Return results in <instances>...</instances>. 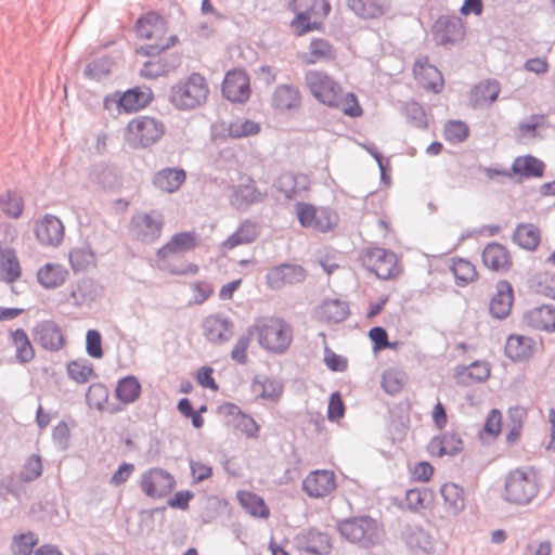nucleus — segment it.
I'll list each match as a JSON object with an SVG mask.
<instances>
[{
	"mask_svg": "<svg viewBox=\"0 0 555 555\" xmlns=\"http://www.w3.org/2000/svg\"><path fill=\"white\" fill-rule=\"evenodd\" d=\"M199 237L194 231H185L173 234L166 244L156 251L157 267L175 275H195L199 268L196 263L178 259L179 263L172 261V256L183 254L196 248Z\"/></svg>",
	"mask_w": 555,
	"mask_h": 555,
	"instance_id": "nucleus-1",
	"label": "nucleus"
},
{
	"mask_svg": "<svg viewBox=\"0 0 555 555\" xmlns=\"http://www.w3.org/2000/svg\"><path fill=\"white\" fill-rule=\"evenodd\" d=\"M337 530L348 542L362 548H371L380 544L385 535L383 525L366 515L338 521Z\"/></svg>",
	"mask_w": 555,
	"mask_h": 555,
	"instance_id": "nucleus-2",
	"label": "nucleus"
},
{
	"mask_svg": "<svg viewBox=\"0 0 555 555\" xmlns=\"http://www.w3.org/2000/svg\"><path fill=\"white\" fill-rule=\"evenodd\" d=\"M135 29L137 35L141 39L153 41L151 44L137 49V53L140 55H158L163 51L173 47L178 41L176 36H167V23L156 13H147L139 18Z\"/></svg>",
	"mask_w": 555,
	"mask_h": 555,
	"instance_id": "nucleus-3",
	"label": "nucleus"
},
{
	"mask_svg": "<svg viewBox=\"0 0 555 555\" xmlns=\"http://www.w3.org/2000/svg\"><path fill=\"white\" fill-rule=\"evenodd\" d=\"M289 8L295 13L289 25L297 37L322 29L323 21L331 12L328 0H291Z\"/></svg>",
	"mask_w": 555,
	"mask_h": 555,
	"instance_id": "nucleus-4",
	"label": "nucleus"
},
{
	"mask_svg": "<svg viewBox=\"0 0 555 555\" xmlns=\"http://www.w3.org/2000/svg\"><path fill=\"white\" fill-rule=\"evenodd\" d=\"M539 478L531 467H520L505 477L503 499L515 505L529 504L539 493Z\"/></svg>",
	"mask_w": 555,
	"mask_h": 555,
	"instance_id": "nucleus-5",
	"label": "nucleus"
},
{
	"mask_svg": "<svg viewBox=\"0 0 555 555\" xmlns=\"http://www.w3.org/2000/svg\"><path fill=\"white\" fill-rule=\"evenodd\" d=\"M253 327H256L255 333L260 347L272 353L282 354L292 344V327L283 319H259Z\"/></svg>",
	"mask_w": 555,
	"mask_h": 555,
	"instance_id": "nucleus-6",
	"label": "nucleus"
},
{
	"mask_svg": "<svg viewBox=\"0 0 555 555\" xmlns=\"http://www.w3.org/2000/svg\"><path fill=\"white\" fill-rule=\"evenodd\" d=\"M165 133L162 120L143 115L130 119L124 130V139L133 149H146L157 143Z\"/></svg>",
	"mask_w": 555,
	"mask_h": 555,
	"instance_id": "nucleus-7",
	"label": "nucleus"
},
{
	"mask_svg": "<svg viewBox=\"0 0 555 555\" xmlns=\"http://www.w3.org/2000/svg\"><path fill=\"white\" fill-rule=\"evenodd\" d=\"M209 95V86L206 78L193 73L184 80L172 87L171 102L181 109H192L204 104Z\"/></svg>",
	"mask_w": 555,
	"mask_h": 555,
	"instance_id": "nucleus-8",
	"label": "nucleus"
},
{
	"mask_svg": "<svg viewBox=\"0 0 555 555\" xmlns=\"http://www.w3.org/2000/svg\"><path fill=\"white\" fill-rule=\"evenodd\" d=\"M305 81L310 93L322 104L339 107L340 85L327 73L311 69L306 73Z\"/></svg>",
	"mask_w": 555,
	"mask_h": 555,
	"instance_id": "nucleus-9",
	"label": "nucleus"
},
{
	"mask_svg": "<svg viewBox=\"0 0 555 555\" xmlns=\"http://www.w3.org/2000/svg\"><path fill=\"white\" fill-rule=\"evenodd\" d=\"M295 210L301 227L323 233L333 230L339 220L334 210L326 207L317 208L309 203H297Z\"/></svg>",
	"mask_w": 555,
	"mask_h": 555,
	"instance_id": "nucleus-10",
	"label": "nucleus"
},
{
	"mask_svg": "<svg viewBox=\"0 0 555 555\" xmlns=\"http://www.w3.org/2000/svg\"><path fill=\"white\" fill-rule=\"evenodd\" d=\"M165 218L160 211L138 212L130 221V233L142 243L156 242L163 233Z\"/></svg>",
	"mask_w": 555,
	"mask_h": 555,
	"instance_id": "nucleus-11",
	"label": "nucleus"
},
{
	"mask_svg": "<svg viewBox=\"0 0 555 555\" xmlns=\"http://www.w3.org/2000/svg\"><path fill=\"white\" fill-rule=\"evenodd\" d=\"M363 262L379 279L396 278L400 273L397 255L384 248L374 247L369 249L364 255Z\"/></svg>",
	"mask_w": 555,
	"mask_h": 555,
	"instance_id": "nucleus-12",
	"label": "nucleus"
},
{
	"mask_svg": "<svg viewBox=\"0 0 555 555\" xmlns=\"http://www.w3.org/2000/svg\"><path fill=\"white\" fill-rule=\"evenodd\" d=\"M176 485L173 476L160 467H153L141 475L140 487L143 493L153 499H160L171 492Z\"/></svg>",
	"mask_w": 555,
	"mask_h": 555,
	"instance_id": "nucleus-13",
	"label": "nucleus"
},
{
	"mask_svg": "<svg viewBox=\"0 0 555 555\" xmlns=\"http://www.w3.org/2000/svg\"><path fill=\"white\" fill-rule=\"evenodd\" d=\"M218 412L224 417L227 426L242 433L247 438H258L259 425L250 415L244 413L238 405L225 402L218 408Z\"/></svg>",
	"mask_w": 555,
	"mask_h": 555,
	"instance_id": "nucleus-14",
	"label": "nucleus"
},
{
	"mask_svg": "<svg viewBox=\"0 0 555 555\" xmlns=\"http://www.w3.org/2000/svg\"><path fill=\"white\" fill-rule=\"evenodd\" d=\"M307 278L306 269L296 263H282L272 267L267 275L266 283L271 289L302 283Z\"/></svg>",
	"mask_w": 555,
	"mask_h": 555,
	"instance_id": "nucleus-15",
	"label": "nucleus"
},
{
	"mask_svg": "<svg viewBox=\"0 0 555 555\" xmlns=\"http://www.w3.org/2000/svg\"><path fill=\"white\" fill-rule=\"evenodd\" d=\"M431 31L438 44H453L463 40L465 25L460 17L444 15L434 23Z\"/></svg>",
	"mask_w": 555,
	"mask_h": 555,
	"instance_id": "nucleus-16",
	"label": "nucleus"
},
{
	"mask_svg": "<svg viewBox=\"0 0 555 555\" xmlns=\"http://www.w3.org/2000/svg\"><path fill=\"white\" fill-rule=\"evenodd\" d=\"M222 94L233 103L247 101L250 95L248 75L241 69L229 70L222 82Z\"/></svg>",
	"mask_w": 555,
	"mask_h": 555,
	"instance_id": "nucleus-17",
	"label": "nucleus"
},
{
	"mask_svg": "<svg viewBox=\"0 0 555 555\" xmlns=\"http://www.w3.org/2000/svg\"><path fill=\"white\" fill-rule=\"evenodd\" d=\"M267 196L266 190H260L251 177L244 175L233 190L231 203L237 208H246L264 201Z\"/></svg>",
	"mask_w": 555,
	"mask_h": 555,
	"instance_id": "nucleus-18",
	"label": "nucleus"
},
{
	"mask_svg": "<svg viewBox=\"0 0 555 555\" xmlns=\"http://www.w3.org/2000/svg\"><path fill=\"white\" fill-rule=\"evenodd\" d=\"M38 241L46 246H59L65 234L63 222L53 215H44L35 224Z\"/></svg>",
	"mask_w": 555,
	"mask_h": 555,
	"instance_id": "nucleus-19",
	"label": "nucleus"
},
{
	"mask_svg": "<svg viewBox=\"0 0 555 555\" xmlns=\"http://www.w3.org/2000/svg\"><path fill=\"white\" fill-rule=\"evenodd\" d=\"M336 488L335 475L331 470L317 469L306 476L302 489L310 498H324Z\"/></svg>",
	"mask_w": 555,
	"mask_h": 555,
	"instance_id": "nucleus-20",
	"label": "nucleus"
},
{
	"mask_svg": "<svg viewBox=\"0 0 555 555\" xmlns=\"http://www.w3.org/2000/svg\"><path fill=\"white\" fill-rule=\"evenodd\" d=\"M335 46L324 37H314L310 40L307 50L299 54L300 61L306 65L327 63L336 59Z\"/></svg>",
	"mask_w": 555,
	"mask_h": 555,
	"instance_id": "nucleus-21",
	"label": "nucleus"
},
{
	"mask_svg": "<svg viewBox=\"0 0 555 555\" xmlns=\"http://www.w3.org/2000/svg\"><path fill=\"white\" fill-rule=\"evenodd\" d=\"M233 332V322L224 314H208L203 321V333L212 344L228 341Z\"/></svg>",
	"mask_w": 555,
	"mask_h": 555,
	"instance_id": "nucleus-22",
	"label": "nucleus"
},
{
	"mask_svg": "<svg viewBox=\"0 0 555 555\" xmlns=\"http://www.w3.org/2000/svg\"><path fill=\"white\" fill-rule=\"evenodd\" d=\"M414 78L427 91L439 93L443 88V77L427 57L416 60L413 66Z\"/></svg>",
	"mask_w": 555,
	"mask_h": 555,
	"instance_id": "nucleus-23",
	"label": "nucleus"
},
{
	"mask_svg": "<svg viewBox=\"0 0 555 555\" xmlns=\"http://www.w3.org/2000/svg\"><path fill=\"white\" fill-rule=\"evenodd\" d=\"M301 93L298 88L289 85L276 87L271 98L272 107L280 114L297 112L301 106Z\"/></svg>",
	"mask_w": 555,
	"mask_h": 555,
	"instance_id": "nucleus-24",
	"label": "nucleus"
},
{
	"mask_svg": "<svg viewBox=\"0 0 555 555\" xmlns=\"http://www.w3.org/2000/svg\"><path fill=\"white\" fill-rule=\"evenodd\" d=\"M35 339L47 350L57 351L64 345V336L61 328L53 322L39 323L34 330Z\"/></svg>",
	"mask_w": 555,
	"mask_h": 555,
	"instance_id": "nucleus-25",
	"label": "nucleus"
},
{
	"mask_svg": "<svg viewBox=\"0 0 555 555\" xmlns=\"http://www.w3.org/2000/svg\"><path fill=\"white\" fill-rule=\"evenodd\" d=\"M297 540L302 550L314 555H326L332 548L328 534L315 529L304 531Z\"/></svg>",
	"mask_w": 555,
	"mask_h": 555,
	"instance_id": "nucleus-26",
	"label": "nucleus"
},
{
	"mask_svg": "<svg viewBox=\"0 0 555 555\" xmlns=\"http://www.w3.org/2000/svg\"><path fill=\"white\" fill-rule=\"evenodd\" d=\"M482 261L486 267L493 271H507L513 263L507 248L499 243H491L485 247Z\"/></svg>",
	"mask_w": 555,
	"mask_h": 555,
	"instance_id": "nucleus-27",
	"label": "nucleus"
},
{
	"mask_svg": "<svg viewBox=\"0 0 555 555\" xmlns=\"http://www.w3.org/2000/svg\"><path fill=\"white\" fill-rule=\"evenodd\" d=\"M535 341L524 335H509L505 344V356L512 361H524L534 353Z\"/></svg>",
	"mask_w": 555,
	"mask_h": 555,
	"instance_id": "nucleus-28",
	"label": "nucleus"
},
{
	"mask_svg": "<svg viewBox=\"0 0 555 555\" xmlns=\"http://www.w3.org/2000/svg\"><path fill=\"white\" fill-rule=\"evenodd\" d=\"M501 92V86L496 80H485L476 85L470 93L469 101L473 107H482L493 103Z\"/></svg>",
	"mask_w": 555,
	"mask_h": 555,
	"instance_id": "nucleus-29",
	"label": "nucleus"
},
{
	"mask_svg": "<svg viewBox=\"0 0 555 555\" xmlns=\"http://www.w3.org/2000/svg\"><path fill=\"white\" fill-rule=\"evenodd\" d=\"M406 545L415 553L428 554L434 550V539L423 528L408 526L402 532Z\"/></svg>",
	"mask_w": 555,
	"mask_h": 555,
	"instance_id": "nucleus-30",
	"label": "nucleus"
},
{
	"mask_svg": "<svg viewBox=\"0 0 555 555\" xmlns=\"http://www.w3.org/2000/svg\"><path fill=\"white\" fill-rule=\"evenodd\" d=\"M283 384L275 378L257 375L253 379L251 390L263 400L276 402L283 393Z\"/></svg>",
	"mask_w": 555,
	"mask_h": 555,
	"instance_id": "nucleus-31",
	"label": "nucleus"
},
{
	"mask_svg": "<svg viewBox=\"0 0 555 555\" xmlns=\"http://www.w3.org/2000/svg\"><path fill=\"white\" fill-rule=\"evenodd\" d=\"M69 275L68 270L60 264L49 262L37 272V280L44 288H56L62 286Z\"/></svg>",
	"mask_w": 555,
	"mask_h": 555,
	"instance_id": "nucleus-32",
	"label": "nucleus"
},
{
	"mask_svg": "<svg viewBox=\"0 0 555 555\" xmlns=\"http://www.w3.org/2000/svg\"><path fill=\"white\" fill-rule=\"evenodd\" d=\"M22 274V268L16 253L13 248L2 249L0 246V280L13 283Z\"/></svg>",
	"mask_w": 555,
	"mask_h": 555,
	"instance_id": "nucleus-33",
	"label": "nucleus"
},
{
	"mask_svg": "<svg viewBox=\"0 0 555 555\" xmlns=\"http://www.w3.org/2000/svg\"><path fill=\"white\" fill-rule=\"evenodd\" d=\"M150 89L139 87L129 89L119 98L118 105L127 113L137 112L144 108L152 101Z\"/></svg>",
	"mask_w": 555,
	"mask_h": 555,
	"instance_id": "nucleus-34",
	"label": "nucleus"
},
{
	"mask_svg": "<svg viewBox=\"0 0 555 555\" xmlns=\"http://www.w3.org/2000/svg\"><path fill=\"white\" fill-rule=\"evenodd\" d=\"M444 508L448 514L457 516L465 508L464 490L459 485L449 482L440 488Z\"/></svg>",
	"mask_w": 555,
	"mask_h": 555,
	"instance_id": "nucleus-35",
	"label": "nucleus"
},
{
	"mask_svg": "<svg viewBox=\"0 0 555 555\" xmlns=\"http://www.w3.org/2000/svg\"><path fill=\"white\" fill-rule=\"evenodd\" d=\"M185 172L182 169L166 168L159 170L153 179L154 185L163 192L173 193L184 183Z\"/></svg>",
	"mask_w": 555,
	"mask_h": 555,
	"instance_id": "nucleus-36",
	"label": "nucleus"
},
{
	"mask_svg": "<svg viewBox=\"0 0 555 555\" xmlns=\"http://www.w3.org/2000/svg\"><path fill=\"white\" fill-rule=\"evenodd\" d=\"M429 449L439 456L454 455L462 451L463 441L456 433L447 431L440 437L434 438L429 443Z\"/></svg>",
	"mask_w": 555,
	"mask_h": 555,
	"instance_id": "nucleus-37",
	"label": "nucleus"
},
{
	"mask_svg": "<svg viewBox=\"0 0 555 555\" xmlns=\"http://www.w3.org/2000/svg\"><path fill=\"white\" fill-rule=\"evenodd\" d=\"M350 9L363 18H377L389 9L388 0H349Z\"/></svg>",
	"mask_w": 555,
	"mask_h": 555,
	"instance_id": "nucleus-38",
	"label": "nucleus"
},
{
	"mask_svg": "<svg viewBox=\"0 0 555 555\" xmlns=\"http://www.w3.org/2000/svg\"><path fill=\"white\" fill-rule=\"evenodd\" d=\"M142 386L134 375H128L117 382L116 398L124 404L134 403L141 396Z\"/></svg>",
	"mask_w": 555,
	"mask_h": 555,
	"instance_id": "nucleus-39",
	"label": "nucleus"
},
{
	"mask_svg": "<svg viewBox=\"0 0 555 555\" xmlns=\"http://www.w3.org/2000/svg\"><path fill=\"white\" fill-rule=\"evenodd\" d=\"M514 242L524 249L535 250L541 241V232L531 223H520L513 234Z\"/></svg>",
	"mask_w": 555,
	"mask_h": 555,
	"instance_id": "nucleus-40",
	"label": "nucleus"
},
{
	"mask_svg": "<svg viewBox=\"0 0 555 555\" xmlns=\"http://www.w3.org/2000/svg\"><path fill=\"white\" fill-rule=\"evenodd\" d=\"M236 498L242 507L253 517L268 518L270 515L269 507L263 499L250 491H237Z\"/></svg>",
	"mask_w": 555,
	"mask_h": 555,
	"instance_id": "nucleus-41",
	"label": "nucleus"
},
{
	"mask_svg": "<svg viewBox=\"0 0 555 555\" xmlns=\"http://www.w3.org/2000/svg\"><path fill=\"white\" fill-rule=\"evenodd\" d=\"M514 304V289L509 282L500 281L490 301V312H511Z\"/></svg>",
	"mask_w": 555,
	"mask_h": 555,
	"instance_id": "nucleus-42",
	"label": "nucleus"
},
{
	"mask_svg": "<svg viewBox=\"0 0 555 555\" xmlns=\"http://www.w3.org/2000/svg\"><path fill=\"white\" fill-rule=\"evenodd\" d=\"M25 209V202L21 193L7 190L0 195V210L10 219H18Z\"/></svg>",
	"mask_w": 555,
	"mask_h": 555,
	"instance_id": "nucleus-43",
	"label": "nucleus"
},
{
	"mask_svg": "<svg viewBox=\"0 0 555 555\" xmlns=\"http://www.w3.org/2000/svg\"><path fill=\"white\" fill-rule=\"evenodd\" d=\"M455 375L459 383L470 385L486 380L490 375V370L486 363L476 361L469 366L457 370Z\"/></svg>",
	"mask_w": 555,
	"mask_h": 555,
	"instance_id": "nucleus-44",
	"label": "nucleus"
},
{
	"mask_svg": "<svg viewBox=\"0 0 555 555\" xmlns=\"http://www.w3.org/2000/svg\"><path fill=\"white\" fill-rule=\"evenodd\" d=\"M450 269L459 286H466L475 282L478 278L476 267L470 261L463 258L453 259Z\"/></svg>",
	"mask_w": 555,
	"mask_h": 555,
	"instance_id": "nucleus-45",
	"label": "nucleus"
},
{
	"mask_svg": "<svg viewBox=\"0 0 555 555\" xmlns=\"http://www.w3.org/2000/svg\"><path fill=\"white\" fill-rule=\"evenodd\" d=\"M512 170L514 173L524 177H541L544 171V164L531 155L519 156L514 160Z\"/></svg>",
	"mask_w": 555,
	"mask_h": 555,
	"instance_id": "nucleus-46",
	"label": "nucleus"
},
{
	"mask_svg": "<svg viewBox=\"0 0 555 555\" xmlns=\"http://www.w3.org/2000/svg\"><path fill=\"white\" fill-rule=\"evenodd\" d=\"M257 237V227L251 222H244L231 236H229L221 247L225 250L233 249L234 247L243 244H249Z\"/></svg>",
	"mask_w": 555,
	"mask_h": 555,
	"instance_id": "nucleus-47",
	"label": "nucleus"
},
{
	"mask_svg": "<svg viewBox=\"0 0 555 555\" xmlns=\"http://www.w3.org/2000/svg\"><path fill=\"white\" fill-rule=\"evenodd\" d=\"M260 129L261 127L258 122L245 117H236L230 121L228 134L230 138L241 139L258 134Z\"/></svg>",
	"mask_w": 555,
	"mask_h": 555,
	"instance_id": "nucleus-48",
	"label": "nucleus"
},
{
	"mask_svg": "<svg viewBox=\"0 0 555 555\" xmlns=\"http://www.w3.org/2000/svg\"><path fill=\"white\" fill-rule=\"evenodd\" d=\"M12 340L15 346V358L20 363H28L33 360L35 352L27 334L17 328L12 333Z\"/></svg>",
	"mask_w": 555,
	"mask_h": 555,
	"instance_id": "nucleus-49",
	"label": "nucleus"
},
{
	"mask_svg": "<svg viewBox=\"0 0 555 555\" xmlns=\"http://www.w3.org/2000/svg\"><path fill=\"white\" fill-rule=\"evenodd\" d=\"M69 263L75 272L87 271L95 266V256L89 248H74L69 253Z\"/></svg>",
	"mask_w": 555,
	"mask_h": 555,
	"instance_id": "nucleus-50",
	"label": "nucleus"
},
{
	"mask_svg": "<svg viewBox=\"0 0 555 555\" xmlns=\"http://www.w3.org/2000/svg\"><path fill=\"white\" fill-rule=\"evenodd\" d=\"M280 183L281 190L289 198L309 189L308 179L305 175L285 173L282 176Z\"/></svg>",
	"mask_w": 555,
	"mask_h": 555,
	"instance_id": "nucleus-51",
	"label": "nucleus"
},
{
	"mask_svg": "<svg viewBox=\"0 0 555 555\" xmlns=\"http://www.w3.org/2000/svg\"><path fill=\"white\" fill-rule=\"evenodd\" d=\"M68 376L79 383L85 384L94 376V370L92 364L87 359H79L72 361L67 364Z\"/></svg>",
	"mask_w": 555,
	"mask_h": 555,
	"instance_id": "nucleus-52",
	"label": "nucleus"
},
{
	"mask_svg": "<svg viewBox=\"0 0 555 555\" xmlns=\"http://www.w3.org/2000/svg\"><path fill=\"white\" fill-rule=\"evenodd\" d=\"M113 67V61L109 57H100L91 61L85 68V76L91 80L100 81L107 77Z\"/></svg>",
	"mask_w": 555,
	"mask_h": 555,
	"instance_id": "nucleus-53",
	"label": "nucleus"
},
{
	"mask_svg": "<svg viewBox=\"0 0 555 555\" xmlns=\"http://www.w3.org/2000/svg\"><path fill=\"white\" fill-rule=\"evenodd\" d=\"M255 328L249 326L245 333H243L236 340L235 345L233 346V349L231 351V359L237 363V364H246L247 363V349L250 345V341L254 337Z\"/></svg>",
	"mask_w": 555,
	"mask_h": 555,
	"instance_id": "nucleus-54",
	"label": "nucleus"
},
{
	"mask_svg": "<svg viewBox=\"0 0 555 555\" xmlns=\"http://www.w3.org/2000/svg\"><path fill=\"white\" fill-rule=\"evenodd\" d=\"M443 134L450 143H461L468 138L469 127L462 120H449L444 125Z\"/></svg>",
	"mask_w": 555,
	"mask_h": 555,
	"instance_id": "nucleus-55",
	"label": "nucleus"
},
{
	"mask_svg": "<svg viewBox=\"0 0 555 555\" xmlns=\"http://www.w3.org/2000/svg\"><path fill=\"white\" fill-rule=\"evenodd\" d=\"M405 382L404 373L397 369L386 370L382 377V386L389 395H396L401 391Z\"/></svg>",
	"mask_w": 555,
	"mask_h": 555,
	"instance_id": "nucleus-56",
	"label": "nucleus"
},
{
	"mask_svg": "<svg viewBox=\"0 0 555 555\" xmlns=\"http://www.w3.org/2000/svg\"><path fill=\"white\" fill-rule=\"evenodd\" d=\"M108 399V389L104 384H91L86 393V400L91 409L103 410Z\"/></svg>",
	"mask_w": 555,
	"mask_h": 555,
	"instance_id": "nucleus-57",
	"label": "nucleus"
},
{
	"mask_svg": "<svg viewBox=\"0 0 555 555\" xmlns=\"http://www.w3.org/2000/svg\"><path fill=\"white\" fill-rule=\"evenodd\" d=\"M37 543L38 539L33 532L14 535L11 545L12 553L13 555H30Z\"/></svg>",
	"mask_w": 555,
	"mask_h": 555,
	"instance_id": "nucleus-58",
	"label": "nucleus"
},
{
	"mask_svg": "<svg viewBox=\"0 0 555 555\" xmlns=\"http://www.w3.org/2000/svg\"><path fill=\"white\" fill-rule=\"evenodd\" d=\"M42 474L41 459L37 454L29 456L24 463L18 478L24 482H30L39 478Z\"/></svg>",
	"mask_w": 555,
	"mask_h": 555,
	"instance_id": "nucleus-59",
	"label": "nucleus"
},
{
	"mask_svg": "<svg viewBox=\"0 0 555 555\" xmlns=\"http://www.w3.org/2000/svg\"><path fill=\"white\" fill-rule=\"evenodd\" d=\"M524 322L537 331L555 332V314H525Z\"/></svg>",
	"mask_w": 555,
	"mask_h": 555,
	"instance_id": "nucleus-60",
	"label": "nucleus"
},
{
	"mask_svg": "<svg viewBox=\"0 0 555 555\" xmlns=\"http://www.w3.org/2000/svg\"><path fill=\"white\" fill-rule=\"evenodd\" d=\"M538 275V291L542 295L555 299V267L547 264Z\"/></svg>",
	"mask_w": 555,
	"mask_h": 555,
	"instance_id": "nucleus-61",
	"label": "nucleus"
},
{
	"mask_svg": "<svg viewBox=\"0 0 555 555\" xmlns=\"http://www.w3.org/2000/svg\"><path fill=\"white\" fill-rule=\"evenodd\" d=\"M341 112L352 118H358L363 115V108L360 105L358 98L354 93L348 92L344 96L339 95V107Z\"/></svg>",
	"mask_w": 555,
	"mask_h": 555,
	"instance_id": "nucleus-62",
	"label": "nucleus"
},
{
	"mask_svg": "<svg viewBox=\"0 0 555 555\" xmlns=\"http://www.w3.org/2000/svg\"><path fill=\"white\" fill-rule=\"evenodd\" d=\"M87 353L94 359L103 357L102 336L96 330H89L86 335Z\"/></svg>",
	"mask_w": 555,
	"mask_h": 555,
	"instance_id": "nucleus-63",
	"label": "nucleus"
},
{
	"mask_svg": "<svg viewBox=\"0 0 555 555\" xmlns=\"http://www.w3.org/2000/svg\"><path fill=\"white\" fill-rule=\"evenodd\" d=\"M345 414V404L339 392L332 393L328 406H327V418L330 421H338Z\"/></svg>",
	"mask_w": 555,
	"mask_h": 555,
	"instance_id": "nucleus-64",
	"label": "nucleus"
}]
</instances>
